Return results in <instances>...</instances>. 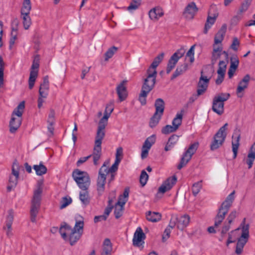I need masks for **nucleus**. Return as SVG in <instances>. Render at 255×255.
I'll use <instances>...</instances> for the list:
<instances>
[{
  "instance_id": "f257e3e1",
  "label": "nucleus",
  "mask_w": 255,
  "mask_h": 255,
  "mask_svg": "<svg viewBox=\"0 0 255 255\" xmlns=\"http://www.w3.org/2000/svg\"><path fill=\"white\" fill-rule=\"evenodd\" d=\"M84 227V222L77 221L74 228L65 223L62 225L59 229L60 234L62 238L66 240L67 239V235H69L68 240L71 246L74 245L81 238Z\"/></svg>"
},
{
  "instance_id": "f03ea898",
  "label": "nucleus",
  "mask_w": 255,
  "mask_h": 255,
  "mask_svg": "<svg viewBox=\"0 0 255 255\" xmlns=\"http://www.w3.org/2000/svg\"><path fill=\"white\" fill-rule=\"evenodd\" d=\"M120 162L121 159H116L114 163L110 168L107 166L108 162H105L100 168L97 180V190L99 196H102L104 192L107 174L116 172Z\"/></svg>"
},
{
  "instance_id": "7ed1b4c3",
  "label": "nucleus",
  "mask_w": 255,
  "mask_h": 255,
  "mask_svg": "<svg viewBox=\"0 0 255 255\" xmlns=\"http://www.w3.org/2000/svg\"><path fill=\"white\" fill-rule=\"evenodd\" d=\"M156 75L146 73V77L143 80L138 100L142 105L146 103V97L149 93L154 88L156 82Z\"/></svg>"
},
{
  "instance_id": "20e7f679",
  "label": "nucleus",
  "mask_w": 255,
  "mask_h": 255,
  "mask_svg": "<svg viewBox=\"0 0 255 255\" xmlns=\"http://www.w3.org/2000/svg\"><path fill=\"white\" fill-rule=\"evenodd\" d=\"M235 191H233L221 204L218 210V214L215 218V227H218L225 219L226 215L228 212L235 199Z\"/></svg>"
},
{
  "instance_id": "39448f33",
  "label": "nucleus",
  "mask_w": 255,
  "mask_h": 255,
  "mask_svg": "<svg viewBox=\"0 0 255 255\" xmlns=\"http://www.w3.org/2000/svg\"><path fill=\"white\" fill-rule=\"evenodd\" d=\"M25 108L24 101L21 102L12 112V117L9 122V131L14 133L21 124V116Z\"/></svg>"
},
{
  "instance_id": "423d86ee",
  "label": "nucleus",
  "mask_w": 255,
  "mask_h": 255,
  "mask_svg": "<svg viewBox=\"0 0 255 255\" xmlns=\"http://www.w3.org/2000/svg\"><path fill=\"white\" fill-rule=\"evenodd\" d=\"M230 97L228 93H220L216 95L213 99L212 110L219 115H222L224 112V103Z\"/></svg>"
},
{
  "instance_id": "0eeeda50",
  "label": "nucleus",
  "mask_w": 255,
  "mask_h": 255,
  "mask_svg": "<svg viewBox=\"0 0 255 255\" xmlns=\"http://www.w3.org/2000/svg\"><path fill=\"white\" fill-rule=\"evenodd\" d=\"M72 177L81 189H88L91 181L87 172L77 169L73 171Z\"/></svg>"
},
{
  "instance_id": "6e6552de",
  "label": "nucleus",
  "mask_w": 255,
  "mask_h": 255,
  "mask_svg": "<svg viewBox=\"0 0 255 255\" xmlns=\"http://www.w3.org/2000/svg\"><path fill=\"white\" fill-rule=\"evenodd\" d=\"M241 226L242 234L241 237L238 240L235 251L236 253L238 255L242 254L243 248L249 238L250 225L245 224V219H244Z\"/></svg>"
},
{
  "instance_id": "1a4fd4ad",
  "label": "nucleus",
  "mask_w": 255,
  "mask_h": 255,
  "mask_svg": "<svg viewBox=\"0 0 255 255\" xmlns=\"http://www.w3.org/2000/svg\"><path fill=\"white\" fill-rule=\"evenodd\" d=\"M228 124L226 123L220 128L217 133L214 135L212 141L210 144V149L215 150L221 147L225 142L227 136L226 130Z\"/></svg>"
},
{
  "instance_id": "9d476101",
  "label": "nucleus",
  "mask_w": 255,
  "mask_h": 255,
  "mask_svg": "<svg viewBox=\"0 0 255 255\" xmlns=\"http://www.w3.org/2000/svg\"><path fill=\"white\" fill-rule=\"evenodd\" d=\"M20 165L16 160L13 162L11 168V173L9 175L7 191L8 192L13 190L18 183L19 176Z\"/></svg>"
},
{
  "instance_id": "9b49d317",
  "label": "nucleus",
  "mask_w": 255,
  "mask_h": 255,
  "mask_svg": "<svg viewBox=\"0 0 255 255\" xmlns=\"http://www.w3.org/2000/svg\"><path fill=\"white\" fill-rule=\"evenodd\" d=\"M199 144L198 142H195L190 144L187 149L183 153L180 163L177 166L178 169L180 170L187 164L191 159L192 155L197 151L199 147Z\"/></svg>"
},
{
  "instance_id": "f8f14e48",
  "label": "nucleus",
  "mask_w": 255,
  "mask_h": 255,
  "mask_svg": "<svg viewBox=\"0 0 255 255\" xmlns=\"http://www.w3.org/2000/svg\"><path fill=\"white\" fill-rule=\"evenodd\" d=\"M39 56L38 55H35L34 57L32 64L31 67L30 76L28 80V86L30 89L33 88L38 75V69L39 67Z\"/></svg>"
},
{
  "instance_id": "ddd939ff",
  "label": "nucleus",
  "mask_w": 255,
  "mask_h": 255,
  "mask_svg": "<svg viewBox=\"0 0 255 255\" xmlns=\"http://www.w3.org/2000/svg\"><path fill=\"white\" fill-rule=\"evenodd\" d=\"M104 137H99L96 136L94 147L93 149V153L91 154V157H93V163L95 165H97L99 164V160L102 156V140Z\"/></svg>"
},
{
  "instance_id": "4468645a",
  "label": "nucleus",
  "mask_w": 255,
  "mask_h": 255,
  "mask_svg": "<svg viewBox=\"0 0 255 255\" xmlns=\"http://www.w3.org/2000/svg\"><path fill=\"white\" fill-rule=\"evenodd\" d=\"M185 52V49L181 48L171 56L168 61L166 68V73L167 74H169L173 69L179 59L184 55Z\"/></svg>"
},
{
  "instance_id": "2eb2a0df",
  "label": "nucleus",
  "mask_w": 255,
  "mask_h": 255,
  "mask_svg": "<svg viewBox=\"0 0 255 255\" xmlns=\"http://www.w3.org/2000/svg\"><path fill=\"white\" fill-rule=\"evenodd\" d=\"M241 133V129L238 127H236L234 130L232 141V150L234 153L233 158L234 159L236 158L237 155L238 148L240 145Z\"/></svg>"
},
{
  "instance_id": "dca6fc26",
  "label": "nucleus",
  "mask_w": 255,
  "mask_h": 255,
  "mask_svg": "<svg viewBox=\"0 0 255 255\" xmlns=\"http://www.w3.org/2000/svg\"><path fill=\"white\" fill-rule=\"evenodd\" d=\"M145 239V235L140 227H138L134 233L132 239V244L137 247L143 248V245L144 243V240Z\"/></svg>"
},
{
  "instance_id": "f3484780",
  "label": "nucleus",
  "mask_w": 255,
  "mask_h": 255,
  "mask_svg": "<svg viewBox=\"0 0 255 255\" xmlns=\"http://www.w3.org/2000/svg\"><path fill=\"white\" fill-rule=\"evenodd\" d=\"M210 78L203 75V71L201 72V77L199 78V82L197 84V92L199 94H203L207 91Z\"/></svg>"
},
{
  "instance_id": "a211bd4d",
  "label": "nucleus",
  "mask_w": 255,
  "mask_h": 255,
  "mask_svg": "<svg viewBox=\"0 0 255 255\" xmlns=\"http://www.w3.org/2000/svg\"><path fill=\"white\" fill-rule=\"evenodd\" d=\"M110 115L111 114L109 113L104 112L103 117L99 122L96 136L104 138L105 136V128L107 124L108 119L110 117Z\"/></svg>"
},
{
  "instance_id": "6ab92c4d",
  "label": "nucleus",
  "mask_w": 255,
  "mask_h": 255,
  "mask_svg": "<svg viewBox=\"0 0 255 255\" xmlns=\"http://www.w3.org/2000/svg\"><path fill=\"white\" fill-rule=\"evenodd\" d=\"M177 178L175 176L167 179L158 188V193H164L167 191L170 190L173 186L176 183Z\"/></svg>"
},
{
  "instance_id": "aec40b11",
  "label": "nucleus",
  "mask_w": 255,
  "mask_h": 255,
  "mask_svg": "<svg viewBox=\"0 0 255 255\" xmlns=\"http://www.w3.org/2000/svg\"><path fill=\"white\" fill-rule=\"evenodd\" d=\"M198 10L194 2L189 3L185 7L183 14L188 19H192L194 18L195 14Z\"/></svg>"
},
{
  "instance_id": "412c9836",
  "label": "nucleus",
  "mask_w": 255,
  "mask_h": 255,
  "mask_svg": "<svg viewBox=\"0 0 255 255\" xmlns=\"http://www.w3.org/2000/svg\"><path fill=\"white\" fill-rule=\"evenodd\" d=\"M127 82L126 80H123L117 87L116 91L120 102L125 100L128 96L127 90L125 86Z\"/></svg>"
},
{
  "instance_id": "4be33fe9",
  "label": "nucleus",
  "mask_w": 255,
  "mask_h": 255,
  "mask_svg": "<svg viewBox=\"0 0 255 255\" xmlns=\"http://www.w3.org/2000/svg\"><path fill=\"white\" fill-rule=\"evenodd\" d=\"M251 77L250 75H246L243 79L239 82V85L237 88V94L239 97H242V95L239 94L248 88Z\"/></svg>"
},
{
  "instance_id": "5701e85b",
  "label": "nucleus",
  "mask_w": 255,
  "mask_h": 255,
  "mask_svg": "<svg viewBox=\"0 0 255 255\" xmlns=\"http://www.w3.org/2000/svg\"><path fill=\"white\" fill-rule=\"evenodd\" d=\"M163 11L162 9L157 6L150 9L148 12L150 18L153 20H157L160 17L163 15Z\"/></svg>"
},
{
  "instance_id": "b1692460",
  "label": "nucleus",
  "mask_w": 255,
  "mask_h": 255,
  "mask_svg": "<svg viewBox=\"0 0 255 255\" xmlns=\"http://www.w3.org/2000/svg\"><path fill=\"white\" fill-rule=\"evenodd\" d=\"M177 228L180 230H183L189 224L190 221V217L187 215H184L177 217Z\"/></svg>"
},
{
  "instance_id": "393cba45",
  "label": "nucleus",
  "mask_w": 255,
  "mask_h": 255,
  "mask_svg": "<svg viewBox=\"0 0 255 255\" xmlns=\"http://www.w3.org/2000/svg\"><path fill=\"white\" fill-rule=\"evenodd\" d=\"M227 30V26L226 24H223L220 29L218 31L215 36L214 42L215 44H218L221 43L224 39Z\"/></svg>"
},
{
  "instance_id": "a878e982",
  "label": "nucleus",
  "mask_w": 255,
  "mask_h": 255,
  "mask_svg": "<svg viewBox=\"0 0 255 255\" xmlns=\"http://www.w3.org/2000/svg\"><path fill=\"white\" fill-rule=\"evenodd\" d=\"M179 136L176 134H173L168 138L166 144L164 147L166 151L171 150L177 143Z\"/></svg>"
},
{
  "instance_id": "bb28decb",
  "label": "nucleus",
  "mask_w": 255,
  "mask_h": 255,
  "mask_svg": "<svg viewBox=\"0 0 255 255\" xmlns=\"http://www.w3.org/2000/svg\"><path fill=\"white\" fill-rule=\"evenodd\" d=\"M154 107L155 108V113L162 116L165 108V103L163 100L161 98L157 99L154 103Z\"/></svg>"
},
{
  "instance_id": "cd10ccee",
  "label": "nucleus",
  "mask_w": 255,
  "mask_h": 255,
  "mask_svg": "<svg viewBox=\"0 0 255 255\" xmlns=\"http://www.w3.org/2000/svg\"><path fill=\"white\" fill-rule=\"evenodd\" d=\"M210 10L209 11L208 16L206 20V22L205 25L204 29V33L206 34L208 32V30L211 27L216 21V19L218 16L217 13H214L213 16L210 15Z\"/></svg>"
},
{
  "instance_id": "c85d7f7f",
  "label": "nucleus",
  "mask_w": 255,
  "mask_h": 255,
  "mask_svg": "<svg viewBox=\"0 0 255 255\" xmlns=\"http://www.w3.org/2000/svg\"><path fill=\"white\" fill-rule=\"evenodd\" d=\"M18 20L17 19H15L12 21V24H15L16 27L11 28V37L9 40V47L11 49L15 43V40L17 39V26L18 25Z\"/></svg>"
},
{
  "instance_id": "c756f323",
  "label": "nucleus",
  "mask_w": 255,
  "mask_h": 255,
  "mask_svg": "<svg viewBox=\"0 0 255 255\" xmlns=\"http://www.w3.org/2000/svg\"><path fill=\"white\" fill-rule=\"evenodd\" d=\"M147 220L151 222H157L161 219V215L159 212L148 211L146 213Z\"/></svg>"
},
{
  "instance_id": "7c9ffc66",
  "label": "nucleus",
  "mask_w": 255,
  "mask_h": 255,
  "mask_svg": "<svg viewBox=\"0 0 255 255\" xmlns=\"http://www.w3.org/2000/svg\"><path fill=\"white\" fill-rule=\"evenodd\" d=\"M188 64L186 63L178 66L175 72L172 74L171 77V80H173L177 77L183 74L188 69Z\"/></svg>"
},
{
  "instance_id": "2f4dec72",
  "label": "nucleus",
  "mask_w": 255,
  "mask_h": 255,
  "mask_svg": "<svg viewBox=\"0 0 255 255\" xmlns=\"http://www.w3.org/2000/svg\"><path fill=\"white\" fill-rule=\"evenodd\" d=\"M40 203L32 202L30 209L31 221L32 222H36V217L38 212Z\"/></svg>"
},
{
  "instance_id": "473e14b6",
  "label": "nucleus",
  "mask_w": 255,
  "mask_h": 255,
  "mask_svg": "<svg viewBox=\"0 0 255 255\" xmlns=\"http://www.w3.org/2000/svg\"><path fill=\"white\" fill-rule=\"evenodd\" d=\"M21 18L22 19V23L24 28L28 29L31 24V20L29 16L30 13H20Z\"/></svg>"
},
{
  "instance_id": "72a5a7b5",
  "label": "nucleus",
  "mask_w": 255,
  "mask_h": 255,
  "mask_svg": "<svg viewBox=\"0 0 255 255\" xmlns=\"http://www.w3.org/2000/svg\"><path fill=\"white\" fill-rule=\"evenodd\" d=\"M82 191H81L79 194V199L82 203L87 205L89 204L90 198L89 195V192L88 190L81 189Z\"/></svg>"
},
{
  "instance_id": "f704fd0d",
  "label": "nucleus",
  "mask_w": 255,
  "mask_h": 255,
  "mask_svg": "<svg viewBox=\"0 0 255 255\" xmlns=\"http://www.w3.org/2000/svg\"><path fill=\"white\" fill-rule=\"evenodd\" d=\"M112 251V245L109 239H106L103 245V251L101 253H104L106 255L111 254Z\"/></svg>"
},
{
  "instance_id": "c9c22d12",
  "label": "nucleus",
  "mask_w": 255,
  "mask_h": 255,
  "mask_svg": "<svg viewBox=\"0 0 255 255\" xmlns=\"http://www.w3.org/2000/svg\"><path fill=\"white\" fill-rule=\"evenodd\" d=\"M37 175H42L46 173L47 169L46 167L41 162L39 165H34L33 167Z\"/></svg>"
},
{
  "instance_id": "e433bc0d",
  "label": "nucleus",
  "mask_w": 255,
  "mask_h": 255,
  "mask_svg": "<svg viewBox=\"0 0 255 255\" xmlns=\"http://www.w3.org/2000/svg\"><path fill=\"white\" fill-rule=\"evenodd\" d=\"M155 139L156 136L154 134H152V135L149 136L144 142L142 147H143V148L150 149L152 145L155 143Z\"/></svg>"
},
{
  "instance_id": "4c0bfd02",
  "label": "nucleus",
  "mask_w": 255,
  "mask_h": 255,
  "mask_svg": "<svg viewBox=\"0 0 255 255\" xmlns=\"http://www.w3.org/2000/svg\"><path fill=\"white\" fill-rule=\"evenodd\" d=\"M162 116V115L156 114V113H154L150 119L149 123V127L151 128L155 127L159 123Z\"/></svg>"
},
{
  "instance_id": "58836bf2",
  "label": "nucleus",
  "mask_w": 255,
  "mask_h": 255,
  "mask_svg": "<svg viewBox=\"0 0 255 255\" xmlns=\"http://www.w3.org/2000/svg\"><path fill=\"white\" fill-rule=\"evenodd\" d=\"M183 118V113L182 111H181L179 113H177L176 115V117L174 118L172 121V125L176 128L177 129L179 126L181 125L182 121Z\"/></svg>"
},
{
  "instance_id": "ea45409f",
  "label": "nucleus",
  "mask_w": 255,
  "mask_h": 255,
  "mask_svg": "<svg viewBox=\"0 0 255 255\" xmlns=\"http://www.w3.org/2000/svg\"><path fill=\"white\" fill-rule=\"evenodd\" d=\"M202 188V180L194 183L191 188L192 193L194 196H196Z\"/></svg>"
},
{
  "instance_id": "a19ab883",
  "label": "nucleus",
  "mask_w": 255,
  "mask_h": 255,
  "mask_svg": "<svg viewBox=\"0 0 255 255\" xmlns=\"http://www.w3.org/2000/svg\"><path fill=\"white\" fill-rule=\"evenodd\" d=\"M31 9L30 0H24L21 8L20 13H30Z\"/></svg>"
},
{
  "instance_id": "79ce46f5",
  "label": "nucleus",
  "mask_w": 255,
  "mask_h": 255,
  "mask_svg": "<svg viewBox=\"0 0 255 255\" xmlns=\"http://www.w3.org/2000/svg\"><path fill=\"white\" fill-rule=\"evenodd\" d=\"M14 215V213L12 209H10L7 211V215L5 220V226H8V228H10V226H11L12 224Z\"/></svg>"
},
{
  "instance_id": "37998d69",
  "label": "nucleus",
  "mask_w": 255,
  "mask_h": 255,
  "mask_svg": "<svg viewBox=\"0 0 255 255\" xmlns=\"http://www.w3.org/2000/svg\"><path fill=\"white\" fill-rule=\"evenodd\" d=\"M42 192V188L39 186L34 191L32 202L40 203L41 194Z\"/></svg>"
},
{
  "instance_id": "c03bdc74",
  "label": "nucleus",
  "mask_w": 255,
  "mask_h": 255,
  "mask_svg": "<svg viewBox=\"0 0 255 255\" xmlns=\"http://www.w3.org/2000/svg\"><path fill=\"white\" fill-rule=\"evenodd\" d=\"M4 63L1 56H0V88L4 84Z\"/></svg>"
},
{
  "instance_id": "a18cd8bd",
  "label": "nucleus",
  "mask_w": 255,
  "mask_h": 255,
  "mask_svg": "<svg viewBox=\"0 0 255 255\" xmlns=\"http://www.w3.org/2000/svg\"><path fill=\"white\" fill-rule=\"evenodd\" d=\"M251 1L252 0H245V1L242 3L237 13L240 14H243L244 12L248 10Z\"/></svg>"
},
{
  "instance_id": "49530a36",
  "label": "nucleus",
  "mask_w": 255,
  "mask_h": 255,
  "mask_svg": "<svg viewBox=\"0 0 255 255\" xmlns=\"http://www.w3.org/2000/svg\"><path fill=\"white\" fill-rule=\"evenodd\" d=\"M218 44H214V49L213 53V57L215 59H218L221 54V52L222 50V47L220 45H217Z\"/></svg>"
},
{
  "instance_id": "de8ad7c7",
  "label": "nucleus",
  "mask_w": 255,
  "mask_h": 255,
  "mask_svg": "<svg viewBox=\"0 0 255 255\" xmlns=\"http://www.w3.org/2000/svg\"><path fill=\"white\" fill-rule=\"evenodd\" d=\"M141 0H132L129 5L127 7L128 11L135 10L140 5Z\"/></svg>"
},
{
  "instance_id": "09e8293b",
  "label": "nucleus",
  "mask_w": 255,
  "mask_h": 255,
  "mask_svg": "<svg viewBox=\"0 0 255 255\" xmlns=\"http://www.w3.org/2000/svg\"><path fill=\"white\" fill-rule=\"evenodd\" d=\"M72 199L70 197H64L62 198L60 203V209H63L70 204L72 202Z\"/></svg>"
},
{
  "instance_id": "8fccbe9b",
  "label": "nucleus",
  "mask_w": 255,
  "mask_h": 255,
  "mask_svg": "<svg viewBox=\"0 0 255 255\" xmlns=\"http://www.w3.org/2000/svg\"><path fill=\"white\" fill-rule=\"evenodd\" d=\"M117 50L118 48L115 46H113L109 48L105 54V60L108 61L110 58H112Z\"/></svg>"
},
{
  "instance_id": "3c124183",
  "label": "nucleus",
  "mask_w": 255,
  "mask_h": 255,
  "mask_svg": "<svg viewBox=\"0 0 255 255\" xmlns=\"http://www.w3.org/2000/svg\"><path fill=\"white\" fill-rule=\"evenodd\" d=\"M239 64V60L237 55H234L231 57V63L230 68L233 70H237Z\"/></svg>"
},
{
  "instance_id": "603ef678",
  "label": "nucleus",
  "mask_w": 255,
  "mask_h": 255,
  "mask_svg": "<svg viewBox=\"0 0 255 255\" xmlns=\"http://www.w3.org/2000/svg\"><path fill=\"white\" fill-rule=\"evenodd\" d=\"M124 210V206L115 205L114 214L116 219H119L122 216Z\"/></svg>"
},
{
  "instance_id": "864d4df0",
  "label": "nucleus",
  "mask_w": 255,
  "mask_h": 255,
  "mask_svg": "<svg viewBox=\"0 0 255 255\" xmlns=\"http://www.w3.org/2000/svg\"><path fill=\"white\" fill-rule=\"evenodd\" d=\"M159 63L157 62L156 61L153 60L150 66L147 69L146 73H149L150 74L155 75L157 76V72L156 70V67L158 66Z\"/></svg>"
},
{
  "instance_id": "5fc2aeb1",
  "label": "nucleus",
  "mask_w": 255,
  "mask_h": 255,
  "mask_svg": "<svg viewBox=\"0 0 255 255\" xmlns=\"http://www.w3.org/2000/svg\"><path fill=\"white\" fill-rule=\"evenodd\" d=\"M195 45H192L186 53V58H189V61L191 63L194 61V48Z\"/></svg>"
},
{
  "instance_id": "6e6d98bb",
  "label": "nucleus",
  "mask_w": 255,
  "mask_h": 255,
  "mask_svg": "<svg viewBox=\"0 0 255 255\" xmlns=\"http://www.w3.org/2000/svg\"><path fill=\"white\" fill-rule=\"evenodd\" d=\"M177 129L173 125H166L162 128L161 132L163 134H167L169 133L174 132Z\"/></svg>"
},
{
  "instance_id": "4d7b16f0",
  "label": "nucleus",
  "mask_w": 255,
  "mask_h": 255,
  "mask_svg": "<svg viewBox=\"0 0 255 255\" xmlns=\"http://www.w3.org/2000/svg\"><path fill=\"white\" fill-rule=\"evenodd\" d=\"M148 178V175L144 170H142L140 175V183L142 186H144L147 182Z\"/></svg>"
},
{
  "instance_id": "13d9d810",
  "label": "nucleus",
  "mask_w": 255,
  "mask_h": 255,
  "mask_svg": "<svg viewBox=\"0 0 255 255\" xmlns=\"http://www.w3.org/2000/svg\"><path fill=\"white\" fill-rule=\"evenodd\" d=\"M255 159V154L253 153H249L248 155V158L246 161L247 164L248 165L249 169L252 168Z\"/></svg>"
},
{
  "instance_id": "bf43d9fd",
  "label": "nucleus",
  "mask_w": 255,
  "mask_h": 255,
  "mask_svg": "<svg viewBox=\"0 0 255 255\" xmlns=\"http://www.w3.org/2000/svg\"><path fill=\"white\" fill-rule=\"evenodd\" d=\"M218 69L217 70V73H224L225 74L227 63L224 61H220L218 65Z\"/></svg>"
},
{
  "instance_id": "052dcab7",
  "label": "nucleus",
  "mask_w": 255,
  "mask_h": 255,
  "mask_svg": "<svg viewBox=\"0 0 255 255\" xmlns=\"http://www.w3.org/2000/svg\"><path fill=\"white\" fill-rule=\"evenodd\" d=\"M218 69L217 70V73H224L225 74L227 63L224 61H220L218 65Z\"/></svg>"
},
{
  "instance_id": "680f3d73",
  "label": "nucleus",
  "mask_w": 255,
  "mask_h": 255,
  "mask_svg": "<svg viewBox=\"0 0 255 255\" xmlns=\"http://www.w3.org/2000/svg\"><path fill=\"white\" fill-rule=\"evenodd\" d=\"M243 17V14H240L238 13H237L236 15L233 16L231 20V24L232 25H236L240 22V21L242 19Z\"/></svg>"
},
{
  "instance_id": "e2e57ef3",
  "label": "nucleus",
  "mask_w": 255,
  "mask_h": 255,
  "mask_svg": "<svg viewBox=\"0 0 255 255\" xmlns=\"http://www.w3.org/2000/svg\"><path fill=\"white\" fill-rule=\"evenodd\" d=\"M40 88L44 89V90L48 91L49 80L48 76H45L43 78V83L40 85Z\"/></svg>"
},
{
  "instance_id": "0e129e2a",
  "label": "nucleus",
  "mask_w": 255,
  "mask_h": 255,
  "mask_svg": "<svg viewBox=\"0 0 255 255\" xmlns=\"http://www.w3.org/2000/svg\"><path fill=\"white\" fill-rule=\"evenodd\" d=\"M237 216V212L236 211L234 210L232 211L228 216L227 220L229 223V224H231L234 220L236 218Z\"/></svg>"
},
{
  "instance_id": "69168bd1",
  "label": "nucleus",
  "mask_w": 255,
  "mask_h": 255,
  "mask_svg": "<svg viewBox=\"0 0 255 255\" xmlns=\"http://www.w3.org/2000/svg\"><path fill=\"white\" fill-rule=\"evenodd\" d=\"M177 221H178V220H177V217H176V216L172 217L170 219V221L169 222V224L167 228H169L170 229L172 230V229H173L175 227V226H177Z\"/></svg>"
},
{
  "instance_id": "338daca9",
  "label": "nucleus",
  "mask_w": 255,
  "mask_h": 255,
  "mask_svg": "<svg viewBox=\"0 0 255 255\" xmlns=\"http://www.w3.org/2000/svg\"><path fill=\"white\" fill-rule=\"evenodd\" d=\"M239 45L240 41L238 38L234 37L233 38L232 44L231 45V48L234 51H236L238 50V47L239 46Z\"/></svg>"
},
{
  "instance_id": "774afa93",
  "label": "nucleus",
  "mask_w": 255,
  "mask_h": 255,
  "mask_svg": "<svg viewBox=\"0 0 255 255\" xmlns=\"http://www.w3.org/2000/svg\"><path fill=\"white\" fill-rule=\"evenodd\" d=\"M55 112L53 110H51L48 115L47 120L48 123L54 124L55 123Z\"/></svg>"
}]
</instances>
